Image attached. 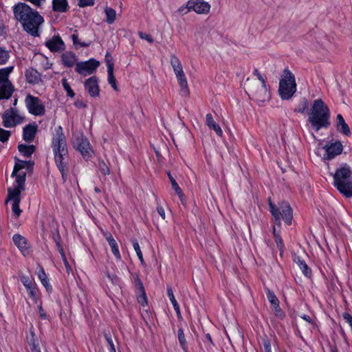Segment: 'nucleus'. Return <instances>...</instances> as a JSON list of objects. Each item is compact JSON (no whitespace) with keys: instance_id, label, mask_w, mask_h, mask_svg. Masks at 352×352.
<instances>
[{"instance_id":"3c124183","label":"nucleus","mask_w":352,"mask_h":352,"mask_svg":"<svg viewBox=\"0 0 352 352\" xmlns=\"http://www.w3.org/2000/svg\"><path fill=\"white\" fill-rule=\"evenodd\" d=\"M20 280L23 283V285L25 286V288L29 287L30 286L34 284L35 283L33 281L32 278H30L29 276L21 275L19 276Z\"/></svg>"},{"instance_id":"aec40b11","label":"nucleus","mask_w":352,"mask_h":352,"mask_svg":"<svg viewBox=\"0 0 352 352\" xmlns=\"http://www.w3.org/2000/svg\"><path fill=\"white\" fill-rule=\"evenodd\" d=\"M8 200L12 201V210L15 217L16 218L19 217L22 212L19 207L21 196L19 195V192H15L14 195H8Z\"/></svg>"},{"instance_id":"6e6d98bb","label":"nucleus","mask_w":352,"mask_h":352,"mask_svg":"<svg viewBox=\"0 0 352 352\" xmlns=\"http://www.w3.org/2000/svg\"><path fill=\"white\" fill-rule=\"evenodd\" d=\"M309 108V102L307 99H304L302 102L301 104L299 106L297 111L301 113H304L306 111L308 110Z\"/></svg>"},{"instance_id":"a19ab883","label":"nucleus","mask_w":352,"mask_h":352,"mask_svg":"<svg viewBox=\"0 0 352 352\" xmlns=\"http://www.w3.org/2000/svg\"><path fill=\"white\" fill-rule=\"evenodd\" d=\"M26 289L28 292L29 297L32 300H33L34 302H36V300L38 298V295H37V288L36 287V284L34 283V284L30 285V288L27 287Z\"/></svg>"},{"instance_id":"f8f14e48","label":"nucleus","mask_w":352,"mask_h":352,"mask_svg":"<svg viewBox=\"0 0 352 352\" xmlns=\"http://www.w3.org/2000/svg\"><path fill=\"white\" fill-rule=\"evenodd\" d=\"M187 6L197 14H208L210 10V5L203 0H190Z\"/></svg>"},{"instance_id":"6ab92c4d","label":"nucleus","mask_w":352,"mask_h":352,"mask_svg":"<svg viewBox=\"0 0 352 352\" xmlns=\"http://www.w3.org/2000/svg\"><path fill=\"white\" fill-rule=\"evenodd\" d=\"M14 245L19 249L23 255L29 253L27 239L19 234H15L12 236Z\"/></svg>"},{"instance_id":"9b49d317","label":"nucleus","mask_w":352,"mask_h":352,"mask_svg":"<svg viewBox=\"0 0 352 352\" xmlns=\"http://www.w3.org/2000/svg\"><path fill=\"white\" fill-rule=\"evenodd\" d=\"M16 179L13 184V188H8V195H14L15 192H19V195L21 196L22 191L25 190V182L26 179V172H21L16 174Z\"/></svg>"},{"instance_id":"b1692460","label":"nucleus","mask_w":352,"mask_h":352,"mask_svg":"<svg viewBox=\"0 0 352 352\" xmlns=\"http://www.w3.org/2000/svg\"><path fill=\"white\" fill-rule=\"evenodd\" d=\"M104 236L106 237L107 242L109 243V246L111 247V252L114 256L116 257V260L120 261L122 257L116 241L114 239V238L110 233H106L104 234Z\"/></svg>"},{"instance_id":"412c9836","label":"nucleus","mask_w":352,"mask_h":352,"mask_svg":"<svg viewBox=\"0 0 352 352\" xmlns=\"http://www.w3.org/2000/svg\"><path fill=\"white\" fill-rule=\"evenodd\" d=\"M46 46L52 52H59L65 49V45L59 36H54L46 42Z\"/></svg>"},{"instance_id":"052dcab7","label":"nucleus","mask_w":352,"mask_h":352,"mask_svg":"<svg viewBox=\"0 0 352 352\" xmlns=\"http://www.w3.org/2000/svg\"><path fill=\"white\" fill-rule=\"evenodd\" d=\"M139 36H140V37L142 39H144V40L147 41L150 43H152L153 42V38L151 37V35H149L148 34L143 33V32H140L139 33Z\"/></svg>"},{"instance_id":"680f3d73","label":"nucleus","mask_w":352,"mask_h":352,"mask_svg":"<svg viewBox=\"0 0 352 352\" xmlns=\"http://www.w3.org/2000/svg\"><path fill=\"white\" fill-rule=\"evenodd\" d=\"M343 318L347 322L352 329V316L347 312L343 314Z\"/></svg>"},{"instance_id":"72a5a7b5","label":"nucleus","mask_w":352,"mask_h":352,"mask_svg":"<svg viewBox=\"0 0 352 352\" xmlns=\"http://www.w3.org/2000/svg\"><path fill=\"white\" fill-rule=\"evenodd\" d=\"M170 65L173 69L175 75L184 72L183 67L179 59L175 56L172 55L170 57Z\"/></svg>"},{"instance_id":"13d9d810","label":"nucleus","mask_w":352,"mask_h":352,"mask_svg":"<svg viewBox=\"0 0 352 352\" xmlns=\"http://www.w3.org/2000/svg\"><path fill=\"white\" fill-rule=\"evenodd\" d=\"M94 0H79L78 6L81 8L93 6Z\"/></svg>"},{"instance_id":"bf43d9fd","label":"nucleus","mask_w":352,"mask_h":352,"mask_svg":"<svg viewBox=\"0 0 352 352\" xmlns=\"http://www.w3.org/2000/svg\"><path fill=\"white\" fill-rule=\"evenodd\" d=\"M135 284L140 292H144V287L143 283L138 276L135 278Z\"/></svg>"},{"instance_id":"4c0bfd02","label":"nucleus","mask_w":352,"mask_h":352,"mask_svg":"<svg viewBox=\"0 0 352 352\" xmlns=\"http://www.w3.org/2000/svg\"><path fill=\"white\" fill-rule=\"evenodd\" d=\"M37 59L39 61L40 65L42 67V68H43V69L47 70L51 68L52 63L50 62L49 59L46 56L40 54L37 57Z\"/></svg>"},{"instance_id":"6e6552de","label":"nucleus","mask_w":352,"mask_h":352,"mask_svg":"<svg viewBox=\"0 0 352 352\" xmlns=\"http://www.w3.org/2000/svg\"><path fill=\"white\" fill-rule=\"evenodd\" d=\"M25 104L32 115L41 116L45 113V106L38 97L28 94L25 98Z\"/></svg>"},{"instance_id":"de8ad7c7","label":"nucleus","mask_w":352,"mask_h":352,"mask_svg":"<svg viewBox=\"0 0 352 352\" xmlns=\"http://www.w3.org/2000/svg\"><path fill=\"white\" fill-rule=\"evenodd\" d=\"M167 295L173 306V308H177L178 307H179L178 302H177L175 298V296L173 294V289L170 287H167Z\"/></svg>"},{"instance_id":"4be33fe9","label":"nucleus","mask_w":352,"mask_h":352,"mask_svg":"<svg viewBox=\"0 0 352 352\" xmlns=\"http://www.w3.org/2000/svg\"><path fill=\"white\" fill-rule=\"evenodd\" d=\"M26 81L32 85L38 84L41 81V75L36 69L30 68L25 73Z\"/></svg>"},{"instance_id":"20e7f679","label":"nucleus","mask_w":352,"mask_h":352,"mask_svg":"<svg viewBox=\"0 0 352 352\" xmlns=\"http://www.w3.org/2000/svg\"><path fill=\"white\" fill-rule=\"evenodd\" d=\"M352 183V170L347 164H342L333 175V186L344 196L351 195L349 191Z\"/></svg>"},{"instance_id":"774afa93","label":"nucleus","mask_w":352,"mask_h":352,"mask_svg":"<svg viewBox=\"0 0 352 352\" xmlns=\"http://www.w3.org/2000/svg\"><path fill=\"white\" fill-rule=\"evenodd\" d=\"M61 258H62V260H63V261L64 263V265H65V267L67 269V271L69 273V271L72 270V268H71V267H70V265H69V263H68V261L67 260L66 256H63Z\"/></svg>"},{"instance_id":"ddd939ff","label":"nucleus","mask_w":352,"mask_h":352,"mask_svg":"<svg viewBox=\"0 0 352 352\" xmlns=\"http://www.w3.org/2000/svg\"><path fill=\"white\" fill-rule=\"evenodd\" d=\"M14 160L15 164L12 173L11 175L12 177H14L17 173H19L20 170L23 169L26 170V173L32 172L33 167L34 165V162H32V160H21L18 159L16 157H14Z\"/></svg>"},{"instance_id":"dca6fc26","label":"nucleus","mask_w":352,"mask_h":352,"mask_svg":"<svg viewBox=\"0 0 352 352\" xmlns=\"http://www.w3.org/2000/svg\"><path fill=\"white\" fill-rule=\"evenodd\" d=\"M85 87L91 96L95 97L99 95L100 90L98 84V78L96 76L88 78L85 82Z\"/></svg>"},{"instance_id":"864d4df0","label":"nucleus","mask_w":352,"mask_h":352,"mask_svg":"<svg viewBox=\"0 0 352 352\" xmlns=\"http://www.w3.org/2000/svg\"><path fill=\"white\" fill-rule=\"evenodd\" d=\"M265 352H272L271 343L267 336L262 338Z\"/></svg>"},{"instance_id":"0eeeda50","label":"nucleus","mask_w":352,"mask_h":352,"mask_svg":"<svg viewBox=\"0 0 352 352\" xmlns=\"http://www.w3.org/2000/svg\"><path fill=\"white\" fill-rule=\"evenodd\" d=\"M51 146L54 154H63L67 152V140L61 126L54 128Z\"/></svg>"},{"instance_id":"8fccbe9b","label":"nucleus","mask_w":352,"mask_h":352,"mask_svg":"<svg viewBox=\"0 0 352 352\" xmlns=\"http://www.w3.org/2000/svg\"><path fill=\"white\" fill-rule=\"evenodd\" d=\"M274 311V315L279 319H283L285 317V313L280 308L279 304L271 307Z\"/></svg>"},{"instance_id":"473e14b6","label":"nucleus","mask_w":352,"mask_h":352,"mask_svg":"<svg viewBox=\"0 0 352 352\" xmlns=\"http://www.w3.org/2000/svg\"><path fill=\"white\" fill-rule=\"evenodd\" d=\"M108 82L113 88L114 90L118 91V87L116 85V78L113 76V63L111 61H108Z\"/></svg>"},{"instance_id":"39448f33","label":"nucleus","mask_w":352,"mask_h":352,"mask_svg":"<svg viewBox=\"0 0 352 352\" xmlns=\"http://www.w3.org/2000/svg\"><path fill=\"white\" fill-rule=\"evenodd\" d=\"M296 91L295 76L288 69H285L279 82V95L283 100H288L292 97Z\"/></svg>"},{"instance_id":"a878e982","label":"nucleus","mask_w":352,"mask_h":352,"mask_svg":"<svg viewBox=\"0 0 352 352\" xmlns=\"http://www.w3.org/2000/svg\"><path fill=\"white\" fill-rule=\"evenodd\" d=\"M27 342L30 346L31 351H36L39 349V341L38 338L36 336L33 328L30 330V334L26 337Z\"/></svg>"},{"instance_id":"37998d69","label":"nucleus","mask_w":352,"mask_h":352,"mask_svg":"<svg viewBox=\"0 0 352 352\" xmlns=\"http://www.w3.org/2000/svg\"><path fill=\"white\" fill-rule=\"evenodd\" d=\"M13 67L0 69V80H9L8 76L12 72Z\"/></svg>"},{"instance_id":"0e129e2a","label":"nucleus","mask_w":352,"mask_h":352,"mask_svg":"<svg viewBox=\"0 0 352 352\" xmlns=\"http://www.w3.org/2000/svg\"><path fill=\"white\" fill-rule=\"evenodd\" d=\"M53 239H54V242L56 243V245L60 244L61 237L58 231L53 233Z\"/></svg>"},{"instance_id":"603ef678","label":"nucleus","mask_w":352,"mask_h":352,"mask_svg":"<svg viewBox=\"0 0 352 352\" xmlns=\"http://www.w3.org/2000/svg\"><path fill=\"white\" fill-rule=\"evenodd\" d=\"M10 136V132L0 128V141L2 142H6Z\"/></svg>"},{"instance_id":"e433bc0d","label":"nucleus","mask_w":352,"mask_h":352,"mask_svg":"<svg viewBox=\"0 0 352 352\" xmlns=\"http://www.w3.org/2000/svg\"><path fill=\"white\" fill-rule=\"evenodd\" d=\"M167 175L168 177V179L170 182L171 186L173 189L175 190V193L181 197L183 195V192L180 187L179 186L178 184L177 183L176 180L174 179L173 175L170 172L167 173Z\"/></svg>"},{"instance_id":"69168bd1","label":"nucleus","mask_w":352,"mask_h":352,"mask_svg":"<svg viewBox=\"0 0 352 352\" xmlns=\"http://www.w3.org/2000/svg\"><path fill=\"white\" fill-rule=\"evenodd\" d=\"M157 210L158 214L160 215V217L163 219H165L166 214H165V211H164V208L162 206H158L157 207Z\"/></svg>"},{"instance_id":"338daca9","label":"nucleus","mask_w":352,"mask_h":352,"mask_svg":"<svg viewBox=\"0 0 352 352\" xmlns=\"http://www.w3.org/2000/svg\"><path fill=\"white\" fill-rule=\"evenodd\" d=\"M38 311L40 314V317L41 319L45 320L47 318L46 313L45 312L44 309H43V307L41 305H40L38 307Z\"/></svg>"},{"instance_id":"7c9ffc66","label":"nucleus","mask_w":352,"mask_h":352,"mask_svg":"<svg viewBox=\"0 0 352 352\" xmlns=\"http://www.w3.org/2000/svg\"><path fill=\"white\" fill-rule=\"evenodd\" d=\"M294 262L298 265L300 269L301 270L302 274L307 276L310 277L311 275V270L308 267L305 261L302 259L300 256H296L294 258Z\"/></svg>"},{"instance_id":"f3484780","label":"nucleus","mask_w":352,"mask_h":352,"mask_svg":"<svg viewBox=\"0 0 352 352\" xmlns=\"http://www.w3.org/2000/svg\"><path fill=\"white\" fill-rule=\"evenodd\" d=\"M38 131V125L34 122L24 126L23 130V138L27 142H32Z\"/></svg>"},{"instance_id":"c9c22d12","label":"nucleus","mask_w":352,"mask_h":352,"mask_svg":"<svg viewBox=\"0 0 352 352\" xmlns=\"http://www.w3.org/2000/svg\"><path fill=\"white\" fill-rule=\"evenodd\" d=\"M38 276L40 279L43 285L46 288L48 291L50 289H52L51 285L49 283V280L47 278V274H45L43 267H41L40 270L38 272Z\"/></svg>"},{"instance_id":"f704fd0d","label":"nucleus","mask_w":352,"mask_h":352,"mask_svg":"<svg viewBox=\"0 0 352 352\" xmlns=\"http://www.w3.org/2000/svg\"><path fill=\"white\" fill-rule=\"evenodd\" d=\"M18 148L21 154H33L36 152V147L33 144H21L19 145Z\"/></svg>"},{"instance_id":"9d476101","label":"nucleus","mask_w":352,"mask_h":352,"mask_svg":"<svg viewBox=\"0 0 352 352\" xmlns=\"http://www.w3.org/2000/svg\"><path fill=\"white\" fill-rule=\"evenodd\" d=\"M99 62L95 59L76 63V71L82 76H86L93 74L99 66Z\"/></svg>"},{"instance_id":"a18cd8bd","label":"nucleus","mask_w":352,"mask_h":352,"mask_svg":"<svg viewBox=\"0 0 352 352\" xmlns=\"http://www.w3.org/2000/svg\"><path fill=\"white\" fill-rule=\"evenodd\" d=\"M61 82H62V85H63L64 89L67 92V96L70 97V98L74 97L75 94H74V91L72 89V88H71L69 84L68 83L67 79L66 78H63Z\"/></svg>"},{"instance_id":"58836bf2","label":"nucleus","mask_w":352,"mask_h":352,"mask_svg":"<svg viewBox=\"0 0 352 352\" xmlns=\"http://www.w3.org/2000/svg\"><path fill=\"white\" fill-rule=\"evenodd\" d=\"M104 12L107 16V22L109 24L113 23L116 19V11L111 8L107 7Z\"/></svg>"},{"instance_id":"5701e85b","label":"nucleus","mask_w":352,"mask_h":352,"mask_svg":"<svg viewBox=\"0 0 352 352\" xmlns=\"http://www.w3.org/2000/svg\"><path fill=\"white\" fill-rule=\"evenodd\" d=\"M327 154H341L343 146L340 141H331L323 147Z\"/></svg>"},{"instance_id":"4468645a","label":"nucleus","mask_w":352,"mask_h":352,"mask_svg":"<svg viewBox=\"0 0 352 352\" xmlns=\"http://www.w3.org/2000/svg\"><path fill=\"white\" fill-rule=\"evenodd\" d=\"M54 160L63 181H66L68 172V155H54Z\"/></svg>"},{"instance_id":"49530a36","label":"nucleus","mask_w":352,"mask_h":352,"mask_svg":"<svg viewBox=\"0 0 352 352\" xmlns=\"http://www.w3.org/2000/svg\"><path fill=\"white\" fill-rule=\"evenodd\" d=\"M10 57L8 51L0 47V65H4Z\"/></svg>"},{"instance_id":"7ed1b4c3","label":"nucleus","mask_w":352,"mask_h":352,"mask_svg":"<svg viewBox=\"0 0 352 352\" xmlns=\"http://www.w3.org/2000/svg\"><path fill=\"white\" fill-rule=\"evenodd\" d=\"M270 212L272 214V221L278 228L281 227V219L284 223L290 226L293 219V210L289 203L282 201L278 205L269 201Z\"/></svg>"},{"instance_id":"c03bdc74","label":"nucleus","mask_w":352,"mask_h":352,"mask_svg":"<svg viewBox=\"0 0 352 352\" xmlns=\"http://www.w3.org/2000/svg\"><path fill=\"white\" fill-rule=\"evenodd\" d=\"M98 169L104 175H107L110 173L109 166L103 160H98Z\"/></svg>"},{"instance_id":"e2e57ef3","label":"nucleus","mask_w":352,"mask_h":352,"mask_svg":"<svg viewBox=\"0 0 352 352\" xmlns=\"http://www.w3.org/2000/svg\"><path fill=\"white\" fill-rule=\"evenodd\" d=\"M253 74L258 78V80L261 82V85H266L265 79L260 74L258 69H255L254 70Z\"/></svg>"},{"instance_id":"09e8293b","label":"nucleus","mask_w":352,"mask_h":352,"mask_svg":"<svg viewBox=\"0 0 352 352\" xmlns=\"http://www.w3.org/2000/svg\"><path fill=\"white\" fill-rule=\"evenodd\" d=\"M104 337L109 346V352H116L112 338L109 333H104Z\"/></svg>"},{"instance_id":"a211bd4d","label":"nucleus","mask_w":352,"mask_h":352,"mask_svg":"<svg viewBox=\"0 0 352 352\" xmlns=\"http://www.w3.org/2000/svg\"><path fill=\"white\" fill-rule=\"evenodd\" d=\"M13 91V86L10 80H0V99L10 98Z\"/></svg>"},{"instance_id":"2f4dec72","label":"nucleus","mask_w":352,"mask_h":352,"mask_svg":"<svg viewBox=\"0 0 352 352\" xmlns=\"http://www.w3.org/2000/svg\"><path fill=\"white\" fill-rule=\"evenodd\" d=\"M276 226H274L272 227V233L276 243V246L281 254L284 251L285 245L280 235V231L277 230Z\"/></svg>"},{"instance_id":"cd10ccee","label":"nucleus","mask_w":352,"mask_h":352,"mask_svg":"<svg viewBox=\"0 0 352 352\" xmlns=\"http://www.w3.org/2000/svg\"><path fill=\"white\" fill-rule=\"evenodd\" d=\"M206 124L210 128L213 129L217 135L219 136H221L223 134V131L218 124L215 122L213 119L212 116L210 113H208L206 116Z\"/></svg>"},{"instance_id":"4d7b16f0","label":"nucleus","mask_w":352,"mask_h":352,"mask_svg":"<svg viewBox=\"0 0 352 352\" xmlns=\"http://www.w3.org/2000/svg\"><path fill=\"white\" fill-rule=\"evenodd\" d=\"M140 293L141 294L138 297V301L141 305L144 306L147 304L145 290H144V292Z\"/></svg>"},{"instance_id":"f257e3e1","label":"nucleus","mask_w":352,"mask_h":352,"mask_svg":"<svg viewBox=\"0 0 352 352\" xmlns=\"http://www.w3.org/2000/svg\"><path fill=\"white\" fill-rule=\"evenodd\" d=\"M14 19L19 21L23 30L33 36H39V28L44 19L39 13L25 3H18L13 6Z\"/></svg>"},{"instance_id":"393cba45","label":"nucleus","mask_w":352,"mask_h":352,"mask_svg":"<svg viewBox=\"0 0 352 352\" xmlns=\"http://www.w3.org/2000/svg\"><path fill=\"white\" fill-rule=\"evenodd\" d=\"M180 86V94L183 96H188L189 95V89L188 87V82L184 74V72H182L179 74L175 75Z\"/></svg>"},{"instance_id":"ea45409f","label":"nucleus","mask_w":352,"mask_h":352,"mask_svg":"<svg viewBox=\"0 0 352 352\" xmlns=\"http://www.w3.org/2000/svg\"><path fill=\"white\" fill-rule=\"evenodd\" d=\"M266 295L269 302H270L271 307L279 304V300L278 299L274 292L271 291L269 289H267Z\"/></svg>"},{"instance_id":"bb28decb","label":"nucleus","mask_w":352,"mask_h":352,"mask_svg":"<svg viewBox=\"0 0 352 352\" xmlns=\"http://www.w3.org/2000/svg\"><path fill=\"white\" fill-rule=\"evenodd\" d=\"M337 120V129L340 132L346 135H350V129L348 124L345 122L342 116L338 114L336 116Z\"/></svg>"},{"instance_id":"2eb2a0df","label":"nucleus","mask_w":352,"mask_h":352,"mask_svg":"<svg viewBox=\"0 0 352 352\" xmlns=\"http://www.w3.org/2000/svg\"><path fill=\"white\" fill-rule=\"evenodd\" d=\"M74 146L81 154H87L91 150L90 144L88 140L83 135L76 138L74 141Z\"/></svg>"},{"instance_id":"f03ea898","label":"nucleus","mask_w":352,"mask_h":352,"mask_svg":"<svg viewBox=\"0 0 352 352\" xmlns=\"http://www.w3.org/2000/svg\"><path fill=\"white\" fill-rule=\"evenodd\" d=\"M308 122L316 131L330 126V110L322 100L313 101L308 113Z\"/></svg>"},{"instance_id":"5fc2aeb1","label":"nucleus","mask_w":352,"mask_h":352,"mask_svg":"<svg viewBox=\"0 0 352 352\" xmlns=\"http://www.w3.org/2000/svg\"><path fill=\"white\" fill-rule=\"evenodd\" d=\"M133 247L134 248V250L135 251L138 257H142L143 256L142 252L141 251L140 245L136 239H132L131 241Z\"/></svg>"},{"instance_id":"c85d7f7f","label":"nucleus","mask_w":352,"mask_h":352,"mask_svg":"<svg viewBox=\"0 0 352 352\" xmlns=\"http://www.w3.org/2000/svg\"><path fill=\"white\" fill-rule=\"evenodd\" d=\"M53 10L58 12H65L68 9L67 0H53Z\"/></svg>"},{"instance_id":"423d86ee","label":"nucleus","mask_w":352,"mask_h":352,"mask_svg":"<svg viewBox=\"0 0 352 352\" xmlns=\"http://www.w3.org/2000/svg\"><path fill=\"white\" fill-rule=\"evenodd\" d=\"M247 93L250 98L256 102H265L270 98L266 85H259L257 82H250L247 87Z\"/></svg>"},{"instance_id":"c756f323","label":"nucleus","mask_w":352,"mask_h":352,"mask_svg":"<svg viewBox=\"0 0 352 352\" xmlns=\"http://www.w3.org/2000/svg\"><path fill=\"white\" fill-rule=\"evenodd\" d=\"M63 64L67 67H72L76 61V57L74 54L65 52L62 55Z\"/></svg>"},{"instance_id":"1a4fd4ad","label":"nucleus","mask_w":352,"mask_h":352,"mask_svg":"<svg viewBox=\"0 0 352 352\" xmlns=\"http://www.w3.org/2000/svg\"><path fill=\"white\" fill-rule=\"evenodd\" d=\"M24 118L18 113L17 111L10 108L6 111L2 116L3 125L5 127L10 128L21 124Z\"/></svg>"},{"instance_id":"79ce46f5","label":"nucleus","mask_w":352,"mask_h":352,"mask_svg":"<svg viewBox=\"0 0 352 352\" xmlns=\"http://www.w3.org/2000/svg\"><path fill=\"white\" fill-rule=\"evenodd\" d=\"M177 336H178L179 342L182 348L184 351H186V349H187L186 340V338H185L184 331H183V329L182 328H179L178 329V331H177Z\"/></svg>"}]
</instances>
